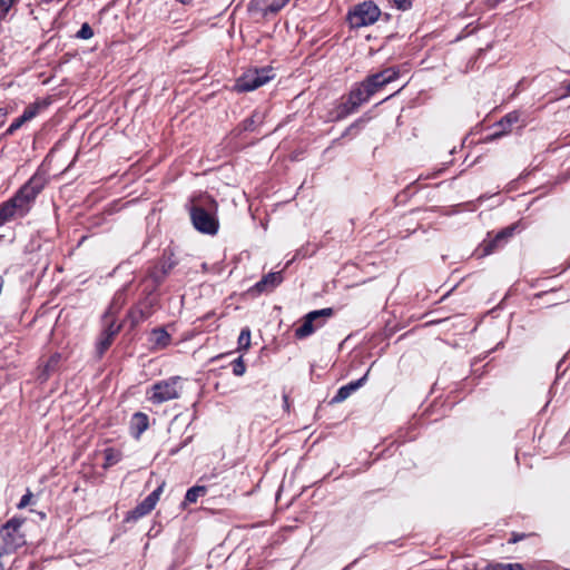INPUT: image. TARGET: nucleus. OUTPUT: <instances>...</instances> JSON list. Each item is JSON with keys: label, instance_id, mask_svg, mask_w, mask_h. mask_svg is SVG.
Wrapping results in <instances>:
<instances>
[{"label": "nucleus", "instance_id": "f257e3e1", "mask_svg": "<svg viewBox=\"0 0 570 570\" xmlns=\"http://www.w3.org/2000/svg\"><path fill=\"white\" fill-rule=\"evenodd\" d=\"M45 187L43 180L33 175L16 194L0 204V227L4 224L24 217L31 209L37 196Z\"/></svg>", "mask_w": 570, "mask_h": 570}, {"label": "nucleus", "instance_id": "f03ea898", "mask_svg": "<svg viewBox=\"0 0 570 570\" xmlns=\"http://www.w3.org/2000/svg\"><path fill=\"white\" fill-rule=\"evenodd\" d=\"M189 216L196 230L206 235H216L219 229L218 204L207 193H202L190 198Z\"/></svg>", "mask_w": 570, "mask_h": 570}, {"label": "nucleus", "instance_id": "7ed1b4c3", "mask_svg": "<svg viewBox=\"0 0 570 570\" xmlns=\"http://www.w3.org/2000/svg\"><path fill=\"white\" fill-rule=\"evenodd\" d=\"M183 381L181 376L175 375L154 383L147 392L148 401L153 404H163L179 399L183 391Z\"/></svg>", "mask_w": 570, "mask_h": 570}, {"label": "nucleus", "instance_id": "20e7f679", "mask_svg": "<svg viewBox=\"0 0 570 570\" xmlns=\"http://www.w3.org/2000/svg\"><path fill=\"white\" fill-rule=\"evenodd\" d=\"M23 518L13 517L0 528V549L9 554L26 544V537L21 531Z\"/></svg>", "mask_w": 570, "mask_h": 570}, {"label": "nucleus", "instance_id": "39448f33", "mask_svg": "<svg viewBox=\"0 0 570 570\" xmlns=\"http://www.w3.org/2000/svg\"><path fill=\"white\" fill-rule=\"evenodd\" d=\"M159 307V295L148 291L127 313L131 327H136L154 315Z\"/></svg>", "mask_w": 570, "mask_h": 570}, {"label": "nucleus", "instance_id": "423d86ee", "mask_svg": "<svg viewBox=\"0 0 570 570\" xmlns=\"http://www.w3.org/2000/svg\"><path fill=\"white\" fill-rule=\"evenodd\" d=\"M381 14L380 8L372 1L356 4L347 14L351 28H363L377 21Z\"/></svg>", "mask_w": 570, "mask_h": 570}, {"label": "nucleus", "instance_id": "0eeeda50", "mask_svg": "<svg viewBox=\"0 0 570 570\" xmlns=\"http://www.w3.org/2000/svg\"><path fill=\"white\" fill-rule=\"evenodd\" d=\"M334 315V309L331 307L312 311L303 317L302 324L295 330L297 338H305L312 335L316 328H320L325 323V320Z\"/></svg>", "mask_w": 570, "mask_h": 570}, {"label": "nucleus", "instance_id": "6e6552de", "mask_svg": "<svg viewBox=\"0 0 570 570\" xmlns=\"http://www.w3.org/2000/svg\"><path fill=\"white\" fill-rule=\"evenodd\" d=\"M164 490V483L158 485L153 492H150L141 502H139L132 510L128 511L125 521H137L140 518L150 513L157 502L159 501L160 494Z\"/></svg>", "mask_w": 570, "mask_h": 570}, {"label": "nucleus", "instance_id": "1a4fd4ad", "mask_svg": "<svg viewBox=\"0 0 570 570\" xmlns=\"http://www.w3.org/2000/svg\"><path fill=\"white\" fill-rule=\"evenodd\" d=\"M400 77V70L396 67H389L380 72L367 76L364 81L365 86L370 88L372 95L382 89L387 83L396 80Z\"/></svg>", "mask_w": 570, "mask_h": 570}, {"label": "nucleus", "instance_id": "9d476101", "mask_svg": "<svg viewBox=\"0 0 570 570\" xmlns=\"http://www.w3.org/2000/svg\"><path fill=\"white\" fill-rule=\"evenodd\" d=\"M373 95L370 88L365 86V81L363 80L354 89L351 90L347 99V105H350V107L346 106V111H354L362 104L366 102Z\"/></svg>", "mask_w": 570, "mask_h": 570}, {"label": "nucleus", "instance_id": "9b49d317", "mask_svg": "<svg viewBox=\"0 0 570 570\" xmlns=\"http://www.w3.org/2000/svg\"><path fill=\"white\" fill-rule=\"evenodd\" d=\"M283 282L282 272H272L265 275L259 282H257L252 292L255 291L257 294L271 293Z\"/></svg>", "mask_w": 570, "mask_h": 570}, {"label": "nucleus", "instance_id": "f8f14e48", "mask_svg": "<svg viewBox=\"0 0 570 570\" xmlns=\"http://www.w3.org/2000/svg\"><path fill=\"white\" fill-rule=\"evenodd\" d=\"M149 342L151 344V350H165L171 344V335L164 326L155 327L150 331Z\"/></svg>", "mask_w": 570, "mask_h": 570}, {"label": "nucleus", "instance_id": "ddd939ff", "mask_svg": "<svg viewBox=\"0 0 570 570\" xmlns=\"http://www.w3.org/2000/svg\"><path fill=\"white\" fill-rule=\"evenodd\" d=\"M520 120V112L519 111H512L505 115L499 122H497L495 127L498 128L497 131H494L490 138L491 139H498L502 137L503 135L510 132L512 126L517 124Z\"/></svg>", "mask_w": 570, "mask_h": 570}, {"label": "nucleus", "instance_id": "4468645a", "mask_svg": "<svg viewBox=\"0 0 570 570\" xmlns=\"http://www.w3.org/2000/svg\"><path fill=\"white\" fill-rule=\"evenodd\" d=\"M513 230H514L513 227H508V228L501 230L500 233H498L494 238H492L490 240H485L484 245H483L484 254L489 255V254L493 253L495 249H498L499 247H501L507 242V239L512 236Z\"/></svg>", "mask_w": 570, "mask_h": 570}, {"label": "nucleus", "instance_id": "2eb2a0df", "mask_svg": "<svg viewBox=\"0 0 570 570\" xmlns=\"http://www.w3.org/2000/svg\"><path fill=\"white\" fill-rule=\"evenodd\" d=\"M513 230H514L513 227H508V228L501 230L500 233H498L494 238H492L490 240H485L484 245H483L484 254L489 255V254L493 253L495 249H498L499 247H501L507 242V239L512 236Z\"/></svg>", "mask_w": 570, "mask_h": 570}, {"label": "nucleus", "instance_id": "dca6fc26", "mask_svg": "<svg viewBox=\"0 0 570 570\" xmlns=\"http://www.w3.org/2000/svg\"><path fill=\"white\" fill-rule=\"evenodd\" d=\"M275 77V73L273 71V68L271 67H263L261 69L255 68L252 69V90H255L262 86H264L266 82L272 80Z\"/></svg>", "mask_w": 570, "mask_h": 570}, {"label": "nucleus", "instance_id": "f3484780", "mask_svg": "<svg viewBox=\"0 0 570 570\" xmlns=\"http://www.w3.org/2000/svg\"><path fill=\"white\" fill-rule=\"evenodd\" d=\"M289 0H255L252 9L261 11L263 16L269 12H277L281 10Z\"/></svg>", "mask_w": 570, "mask_h": 570}, {"label": "nucleus", "instance_id": "a211bd4d", "mask_svg": "<svg viewBox=\"0 0 570 570\" xmlns=\"http://www.w3.org/2000/svg\"><path fill=\"white\" fill-rule=\"evenodd\" d=\"M367 374L360 380L350 382L348 384L338 389L336 395L332 399V403H341L345 401L352 393L358 390L365 382Z\"/></svg>", "mask_w": 570, "mask_h": 570}, {"label": "nucleus", "instance_id": "6ab92c4d", "mask_svg": "<svg viewBox=\"0 0 570 570\" xmlns=\"http://www.w3.org/2000/svg\"><path fill=\"white\" fill-rule=\"evenodd\" d=\"M148 415L142 412H137L132 415L130 421V430L131 434L138 438L141 433H144L148 429Z\"/></svg>", "mask_w": 570, "mask_h": 570}, {"label": "nucleus", "instance_id": "aec40b11", "mask_svg": "<svg viewBox=\"0 0 570 570\" xmlns=\"http://www.w3.org/2000/svg\"><path fill=\"white\" fill-rule=\"evenodd\" d=\"M49 105L50 101L48 99L36 100L35 102L28 105L24 108L22 116L27 121H30L33 118H36L41 111L46 110L49 107Z\"/></svg>", "mask_w": 570, "mask_h": 570}, {"label": "nucleus", "instance_id": "412c9836", "mask_svg": "<svg viewBox=\"0 0 570 570\" xmlns=\"http://www.w3.org/2000/svg\"><path fill=\"white\" fill-rule=\"evenodd\" d=\"M112 342L114 338L110 337V334H105L100 332L95 345V354L98 360L102 358L105 353L111 346Z\"/></svg>", "mask_w": 570, "mask_h": 570}, {"label": "nucleus", "instance_id": "4be33fe9", "mask_svg": "<svg viewBox=\"0 0 570 570\" xmlns=\"http://www.w3.org/2000/svg\"><path fill=\"white\" fill-rule=\"evenodd\" d=\"M61 355L59 353L52 354L46 364L43 365L42 372L40 374V380L42 382L47 381L52 372H55L58 368V365L60 363Z\"/></svg>", "mask_w": 570, "mask_h": 570}, {"label": "nucleus", "instance_id": "5701e85b", "mask_svg": "<svg viewBox=\"0 0 570 570\" xmlns=\"http://www.w3.org/2000/svg\"><path fill=\"white\" fill-rule=\"evenodd\" d=\"M122 458V454L119 450L115 448H107L104 450V469H109L116 465Z\"/></svg>", "mask_w": 570, "mask_h": 570}, {"label": "nucleus", "instance_id": "b1692460", "mask_svg": "<svg viewBox=\"0 0 570 570\" xmlns=\"http://www.w3.org/2000/svg\"><path fill=\"white\" fill-rule=\"evenodd\" d=\"M148 277L153 281V287L149 291L156 293L158 287L163 284L167 277L166 271H163L158 265L151 268L148 273Z\"/></svg>", "mask_w": 570, "mask_h": 570}, {"label": "nucleus", "instance_id": "393cba45", "mask_svg": "<svg viewBox=\"0 0 570 570\" xmlns=\"http://www.w3.org/2000/svg\"><path fill=\"white\" fill-rule=\"evenodd\" d=\"M207 493V488L204 485H195L187 490L185 494L184 503H195L199 497H204Z\"/></svg>", "mask_w": 570, "mask_h": 570}, {"label": "nucleus", "instance_id": "a878e982", "mask_svg": "<svg viewBox=\"0 0 570 570\" xmlns=\"http://www.w3.org/2000/svg\"><path fill=\"white\" fill-rule=\"evenodd\" d=\"M126 292H127V285L116 292V294L114 295V298L111 301V304L109 306L110 311L112 308L119 309L122 307V305L126 302Z\"/></svg>", "mask_w": 570, "mask_h": 570}, {"label": "nucleus", "instance_id": "bb28decb", "mask_svg": "<svg viewBox=\"0 0 570 570\" xmlns=\"http://www.w3.org/2000/svg\"><path fill=\"white\" fill-rule=\"evenodd\" d=\"M229 365L232 367L233 374L236 376H242L246 372V364L243 360V356L234 358L233 361H230Z\"/></svg>", "mask_w": 570, "mask_h": 570}, {"label": "nucleus", "instance_id": "cd10ccee", "mask_svg": "<svg viewBox=\"0 0 570 570\" xmlns=\"http://www.w3.org/2000/svg\"><path fill=\"white\" fill-rule=\"evenodd\" d=\"M26 122H28L24 117L21 115L20 117L16 118L11 125L7 128V130L3 132L4 137L12 136L18 129H20Z\"/></svg>", "mask_w": 570, "mask_h": 570}, {"label": "nucleus", "instance_id": "c85d7f7f", "mask_svg": "<svg viewBox=\"0 0 570 570\" xmlns=\"http://www.w3.org/2000/svg\"><path fill=\"white\" fill-rule=\"evenodd\" d=\"M94 36V30L88 22H83L76 33V38L87 40Z\"/></svg>", "mask_w": 570, "mask_h": 570}, {"label": "nucleus", "instance_id": "c756f323", "mask_svg": "<svg viewBox=\"0 0 570 570\" xmlns=\"http://www.w3.org/2000/svg\"><path fill=\"white\" fill-rule=\"evenodd\" d=\"M234 90L237 92L249 91V78H247L246 73L237 79L236 83L234 85Z\"/></svg>", "mask_w": 570, "mask_h": 570}, {"label": "nucleus", "instance_id": "7c9ffc66", "mask_svg": "<svg viewBox=\"0 0 570 570\" xmlns=\"http://www.w3.org/2000/svg\"><path fill=\"white\" fill-rule=\"evenodd\" d=\"M488 570H525L520 563H495L488 567Z\"/></svg>", "mask_w": 570, "mask_h": 570}, {"label": "nucleus", "instance_id": "2f4dec72", "mask_svg": "<svg viewBox=\"0 0 570 570\" xmlns=\"http://www.w3.org/2000/svg\"><path fill=\"white\" fill-rule=\"evenodd\" d=\"M120 330H121V324H116L115 321H110L105 325L101 333L110 334V337L115 340V337L120 332Z\"/></svg>", "mask_w": 570, "mask_h": 570}, {"label": "nucleus", "instance_id": "473e14b6", "mask_svg": "<svg viewBox=\"0 0 570 570\" xmlns=\"http://www.w3.org/2000/svg\"><path fill=\"white\" fill-rule=\"evenodd\" d=\"M19 0H0V19H4Z\"/></svg>", "mask_w": 570, "mask_h": 570}, {"label": "nucleus", "instance_id": "72a5a7b5", "mask_svg": "<svg viewBox=\"0 0 570 570\" xmlns=\"http://www.w3.org/2000/svg\"><path fill=\"white\" fill-rule=\"evenodd\" d=\"M238 345L240 350H247L249 347V327H244L240 331Z\"/></svg>", "mask_w": 570, "mask_h": 570}, {"label": "nucleus", "instance_id": "f704fd0d", "mask_svg": "<svg viewBox=\"0 0 570 570\" xmlns=\"http://www.w3.org/2000/svg\"><path fill=\"white\" fill-rule=\"evenodd\" d=\"M31 499H32V493L30 490H27V493L21 497L19 503L17 504V508L18 509L26 508L30 503Z\"/></svg>", "mask_w": 570, "mask_h": 570}, {"label": "nucleus", "instance_id": "c9c22d12", "mask_svg": "<svg viewBox=\"0 0 570 570\" xmlns=\"http://www.w3.org/2000/svg\"><path fill=\"white\" fill-rule=\"evenodd\" d=\"M175 265H176V262L171 261V258H168V259L161 261L158 266L161 267L163 271H166V274L168 275L170 273V271L175 267Z\"/></svg>", "mask_w": 570, "mask_h": 570}, {"label": "nucleus", "instance_id": "e433bc0d", "mask_svg": "<svg viewBox=\"0 0 570 570\" xmlns=\"http://www.w3.org/2000/svg\"><path fill=\"white\" fill-rule=\"evenodd\" d=\"M390 2H392L400 10H407L412 6L410 0H390Z\"/></svg>", "mask_w": 570, "mask_h": 570}, {"label": "nucleus", "instance_id": "4c0bfd02", "mask_svg": "<svg viewBox=\"0 0 570 570\" xmlns=\"http://www.w3.org/2000/svg\"><path fill=\"white\" fill-rule=\"evenodd\" d=\"M7 109L6 108H0V121L1 124L4 121L6 117H7Z\"/></svg>", "mask_w": 570, "mask_h": 570}, {"label": "nucleus", "instance_id": "58836bf2", "mask_svg": "<svg viewBox=\"0 0 570 570\" xmlns=\"http://www.w3.org/2000/svg\"><path fill=\"white\" fill-rule=\"evenodd\" d=\"M228 355H230V353H227V354H220V355H217V356L213 357L210 361H212V362H215L216 360L223 358V357L228 356Z\"/></svg>", "mask_w": 570, "mask_h": 570}, {"label": "nucleus", "instance_id": "ea45409f", "mask_svg": "<svg viewBox=\"0 0 570 570\" xmlns=\"http://www.w3.org/2000/svg\"><path fill=\"white\" fill-rule=\"evenodd\" d=\"M180 449H181V446H179V448H175V449H171V450L169 451V454H170V455H175L176 453H178V452H179V450H180Z\"/></svg>", "mask_w": 570, "mask_h": 570}, {"label": "nucleus", "instance_id": "a19ab883", "mask_svg": "<svg viewBox=\"0 0 570 570\" xmlns=\"http://www.w3.org/2000/svg\"><path fill=\"white\" fill-rule=\"evenodd\" d=\"M109 315V312H106L105 315H104V318H107Z\"/></svg>", "mask_w": 570, "mask_h": 570}, {"label": "nucleus", "instance_id": "79ce46f5", "mask_svg": "<svg viewBox=\"0 0 570 570\" xmlns=\"http://www.w3.org/2000/svg\"><path fill=\"white\" fill-rule=\"evenodd\" d=\"M500 0H493V6H495Z\"/></svg>", "mask_w": 570, "mask_h": 570}, {"label": "nucleus", "instance_id": "37998d69", "mask_svg": "<svg viewBox=\"0 0 570 570\" xmlns=\"http://www.w3.org/2000/svg\"><path fill=\"white\" fill-rule=\"evenodd\" d=\"M567 90L568 92H570V83L567 86Z\"/></svg>", "mask_w": 570, "mask_h": 570}, {"label": "nucleus", "instance_id": "c03bdc74", "mask_svg": "<svg viewBox=\"0 0 570 570\" xmlns=\"http://www.w3.org/2000/svg\"><path fill=\"white\" fill-rule=\"evenodd\" d=\"M179 1H180V2H183V3H187V2H188V1H186V0H179Z\"/></svg>", "mask_w": 570, "mask_h": 570}]
</instances>
